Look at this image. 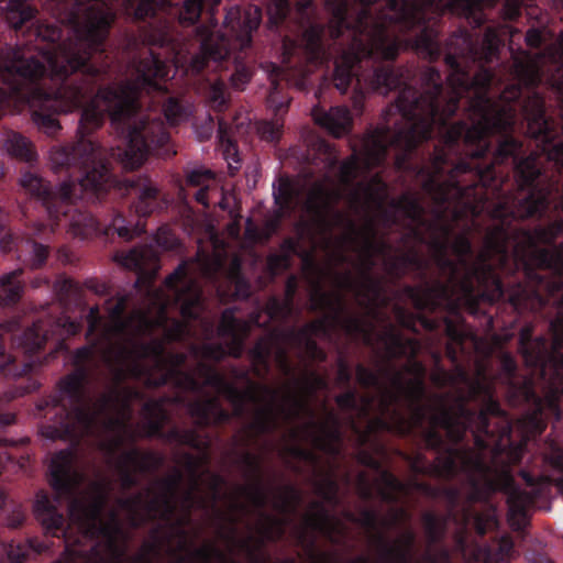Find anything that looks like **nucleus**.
<instances>
[{
	"label": "nucleus",
	"mask_w": 563,
	"mask_h": 563,
	"mask_svg": "<svg viewBox=\"0 0 563 563\" xmlns=\"http://www.w3.org/2000/svg\"><path fill=\"white\" fill-rule=\"evenodd\" d=\"M543 143L527 129L492 132L488 150L457 176L464 201L481 210L450 221L448 235L431 236L439 271L434 284L405 287L419 312L508 301L517 312L542 310L558 297L563 308V129Z\"/></svg>",
	"instance_id": "obj_1"
},
{
	"label": "nucleus",
	"mask_w": 563,
	"mask_h": 563,
	"mask_svg": "<svg viewBox=\"0 0 563 563\" xmlns=\"http://www.w3.org/2000/svg\"><path fill=\"white\" fill-rule=\"evenodd\" d=\"M500 0H363L354 27L352 52L343 56L338 75L349 63L362 62L356 84L380 95L410 88L427 95L430 70L439 74V108L455 115L463 107L471 122L477 108L500 121V131L527 129L543 143L563 130V31L558 46L541 54L520 51L497 68L506 25L486 27L483 38L459 27L442 45L440 21L450 12L473 29L486 22L484 8Z\"/></svg>",
	"instance_id": "obj_2"
},
{
	"label": "nucleus",
	"mask_w": 563,
	"mask_h": 563,
	"mask_svg": "<svg viewBox=\"0 0 563 563\" xmlns=\"http://www.w3.org/2000/svg\"><path fill=\"white\" fill-rule=\"evenodd\" d=\"M115 262L136 273L134 286L144 288L157 303V314L152 318L143 310L126 314L129 295L117 294L106 300L104 318L98 305L85 314L88 344L77 349L71 357L74 369L59 379L62 395L70 407V426L91 430L98 415L120 410L119 417H111V427L126 431L133 417V404L142 402L141 415L145 433L146 421L143 407L150 400L137 387L125 384L133 379L148 388L172 384L184 393H202L205 380L197 372L184 367L188 356L183 352H168L166 345L186 341L191 335L189 322L199 318L202 306V290L190 275L186 262L166 277V291L154 285L158 269V256L148 245H139L128 252H118ZM69 424L64 427L67 433Z\"/></svg>",
	"instance_id": "obj_3"
},
{
	"label": "nucleus",
	"mask_w": 563,
	"mask_h": 563,
	"mask_svg": "<svg viewBox=\"0 0 563 563\" xmlns=\"http://www.w3.org/2000/svg\"><path fill=\"white\" fill-rule=\"evenodd\" d=\"M426 80L429 82L427 95H417L410 88L398 93L389 110L397 111L399 120L394 128L377 126L364 143L367 167L383 165L389 151L395 150L396 167L412 174L433 203V218L429 220L417 195L405 192L391 199V206L410 221L401 236L404 245L413 241L429 246L431 236L451 232L448 218L459 220L478 212V205L462 199L457 176L470 167L466 161L460 159L462 147L473 158L481 157L488 150L489 134L500 132L503 126L498 120L489 119L483 106L476 110L477 123L452 122L454 115L446 114L438 104L439 74L430 70Z\"/></svg>",
	"instance_id": "obj_4"
},
{
	"label": "nucleus",
	"mask_w": 563,
	"mask_h": 563,
	"mask_svg": "<svg viewBox=\"0 0 563 563\" xmlns=\"http://www.w3.org/2000/svg\"><path fill=\"white\" fill-rule=\"evenodd\" d=\"M421 324L430 332L443 327L448 339L445 354L454 365L453 373L446 371L441 365V355L434 354L435 367L431 382L439 388L457 384H463L465 388L455 389L451 404L449 394L433 395L435 408L430 417V427L423 431V444L434 451L437 456L429 461L421 453H417L410 462L412 472L441 481H452L463 474L476 499H487L500 492L507 496L511 508H523L527 494L517 485L508 470L488 463L482 452L468 445L457 446L466 432L471 431L477 449H488L483 435L495 437L489 418H506V412L494 398L493 387L478 377H471L460 363V354L465 353L464 343L471 334L460 322L449 317L441 321L423 317Z\"/></svg>",
	"instance_id": "obj_5"
},
{
	"label": "nucleus",
	"mask_w": 563,
	"mask_h": 563,
	"mask_svg": "<svg viewBox=\"0 0 563 563\" xmlns=\"http://www.w3.org/2000/svg\"><path fill=\"white\" fill-rule=\"evenodd\" d=\"M82 479V475L74 468L70 453L60 451L52 459L49 484L58 498L68 501L69 520L76 525L81 538L97 541L89 550L77 547L78 538L70 542L69 526L64 515L44 492L36 494L34 516L46 534L64 539L67 556L57 562H121L126 555L131 534L124 529L117 509H109L107 517L103 516L110 499V484L95 482L87 490L79 492Z\"/></svg>",
	"instance_id": "obj_6"
},
{
	"label": "nucleus",
	"mask_w": 563,
	"mask_h": 563,
	"mask_svg": "<svg viewBox=\"0 0 563 563\" xmlns=\"http://www.w3.org/2000/svg\"><path fill=\"white\" fill-rule=\"evenodd\" d=\"M261 22L262 10L257 5L230 8L224 19L225 32L216 30L217 23L195 27L198 52L189 56L184 54L183 45L167 30L157 27L144 31L141 35L142 44L146 46L144 56H133L131 67L137 68L141 62L147 60L153 55L164 67V74L153 77V81L158 87L142 86V92L167 93L165 79L169 74V63L176 67H184L187 64L186 70L198 75L203 71L210 60L219 63L224 59L233 60L231 86L236 90H244L254 75V59L250 56V52L253 33L257 31Z\"/></svg>",
	"instance_id": "obj_7"
},
{
	"label": "nucleus",
	"mask_w": 563,
	"mask_h": 563,
	"mask_svg": "<svg viewBox=\"0 0 563 563\" xmlns=\"http://www.w3.org/2000/svg\"><path fill=\"white\" fill-rule=\"evenodd\" d=\"M324 7L331 15L328 27L316 20L314 0H273L267 7L268 23L272 29L286 27L299 35L297 40L288 35L284 37V58L287 64H291L290 59L296 55H301L313 66H322L333 59V86L345 93L356 81L362 62H351L349 69L341 71L340 77L339 64L343 56L352 52L350 29L354 27L365 4L360 0L358 5L352 8L349 0H325Z\"/></svg>",
	"instance_id": "obj_8"
},
{
	"label": "nucleus",
	"mask_w": 563,
	"mask_h": 563,
	"mask_svg": "<svg viewBox=\"0 0 563 563\" xmlns=\"http://www.w3.org/2000/svg\"><path fill=\"white\" fill-rule=\"evenodd\" d=\"M198 372L205 379V386L213 388L222 395L232 406L230 412L223 408L217 396H205L188 401L187 410L195 420L196 428L180 429L172 427L165 430L164 427L169 420V415L159 400H150L143 407V415L147 427V437H155L168 443L189 446L197 451H207L210 445L208 437H202L200 430L209 427H221L229 423L232 418H245L247 405L255 406V410L265 406L269 398L254 393V390H242L234 383L229 382L225 376L203 362L198 364Z\"/></svg>",
	"instance_id": "obj_9"
},
{
	"label": "nucleus",
	"mask_w": 563,
	"mask_h": 563,
	"mask_svg": "<svg viewBox=\"0 0 563 563\" xmlns=\"http://www.w3.org/2000/svg\"><path fill=\"white\" fill-rule=\"evenodd\" d=\"M82 327L84 314L79 319L64 314L38 319L25 329L16 318L0 322V373L16 378L5 393L7 400L37 390V369L55 357L57 349L65 347V339L80 333Z\"/></svg>",
	"instance_id": "obj_10"
},
{
	"label": "nucleus",
	"mask_w": 563,
	"mask_h": 563,
	"mask_svg": "<svg viewBox=\"0 0 563 563\" xmlns=\"http://www.w3.org/2000/svg\"><path fill=\"white\" fill-rule=\"evenodd\" d=\"M70 405L62 395V384H57L55 391L47 397L38 400L36 411L40 417L45 419L41 426V434L49 440H66L78 442L86 435H91L102 423L103 427L113 432L114 435L106 444V450L110 455H115V467L119 473L120 484L123 490H129L139 485V474L148 475L156 473L165 462V457L154 451H142L132 446L123 450L126 438L134 439L131 420H129V429L126 431L111 427L109 419L119 417L120 410L113 409L109 413L98 415L91 430L84 431L79 426H69V432L64 433V426L73 422L70 419Z\"/></svg>",
	"instance_id": "obj_11"
},
{
	"label": "nucleus",
	"mask_w": 563,
	"mask_h": 563,
	"mask_svg": "<svg viewBox=\"0 0 563 563\" xmlns=\"http://www.w3.org/2000/svg\"><path fill=\"white\" fill-rule=\"evenodd\" d=\"M239 464L243 467L244 475L250 481V484L239 486V492L251 501L254 508L260 510L264 522L261 523L258 528L260 538L255 547L253 545L252 536L242 540L238 539L236 525L239 518L236 516L224 515L217 510L218 517L228 522V527H220L219 534L222 539L236 545L244 552L250 563H265L258 551L265 545V542H278L283 540L289 520L285 517H276L263 511L268 504V494L263 483L262 461L260 456L250 451H245L240 455Z\"/></svg>",
	"instance_id": "obj_12"
},
{
	"label": "nucleus",
	"mask_w": 563,
	"mask_h": 563,
	"mask_svg": "<svg viewBox=\"0 0 563 563\" xmlns=\"http://www.w3.org/2000/svg\"><path fill=\"white\" fill-rule=\"evenodd\" d=\"M391 374V387L385 388V395L379 400L380 417H377L369 426V430L364 432L356 423L353 417H350L351 429L358 435L361 443H365L369 432L373 431L374 426L384 430H389L390 424L385 419L386 416H391L404 421L402 415L398 409L394 408L404 398L407 401L410 412L408 429H418L421 433L423 441V431L430 427V417L435 408V400L431 404H424L423 400L427 396L426 382L422 378L405 379L400 372L389 371Z\"/></svg>",
	"instance_id": "obj_13"
},
{
	"label": "nucleus",
	"mask_w": 563,
	"mask_h": 563,
	"mask_svg": "<svg viewBox=\"0 0 563 563\" xmlns=\"http://www.w3.org/2000/svg\"><path fill=\"white\" fill-rule=\"evenodd\" d=\"M285 400L290 406H282L280 416L290 421L298 419L301 412L308 413L311 420L303 426L306 439L310 441L316 450L331 457H338L341 454L343 442L340 417L334 411L328 410L324 421H314V412L309 408L307 401L294 391L291 386H287Z\"/></svg>",
	"instance_id": "obj_14"
},
{
	"label": "nucleus",
	"mask_w": 563,
	"mask_h": 563,
	"mask_svg": "<svg viewBox=\"0 0 563 563\" xmlns=\"http://www.w3.org/2000/svg\"><path fill=\"white\" fill-rule=\"evenodd\" d=\"M236 378L244 380L247 385L245 390H254L258 395L269 398V401L253 411L252 419L244 428V444L257 441L260 438L271 435L276 432L280 426V407L286 406L279 404L280 393L278 389L266 384L256 383L250 378L249 371L234 369Z\"/></svg>",
	"instance_id": "obj_15"
},
{
	"label": "nucleus",
	"mask_w": 563,
	"mask_h": 563,
	"mask_svg": "<svg viewBox=\"0 0 563 563\" xmlns=\"http://www.w3.org/2000/svg\"><path fill=\"white\" fill-rule=\"evenodd\" d=\"M285 330L269 329L268 333L258 338L249 350V357L252 363V373L257 378H265L271 371V361L274 358L277 368L285 376L294 375V366L289 357V351L285 344L289 342L284 336Z\"/></svg>",
	"instance_id": "obj_16"
},
{
	"label": "nucleus",
	"mask_w": 563,
	"mask_h": 563,
	"mask_svg": "<svg viewBox=\"0 0 563 563\" xmlns=\"http://www.w3.org/2000/svg\"><path fill=\"white\" fill-rule=\"evenodd\" d=\"M332 220L334 227L345 230L343 234L344 242L360 249H366L376 257H382L384 268L387 272L388 260L395 256L391 254L394 247L387 241L386 235L378 236V228L373 217L367 216L362 228H358L353 219L341 211H333Z\"/></svg>",
	"instance_id": "obj_17"
},
{
	"label": "nucleus",
	"mask_w": 563,
	"mask_h": 563,
	"mask_svg": "<svg viewBox=\"0 0 563 563\" xmlns=\"http://www.w3.org/2000/svg\"><path fill=\"white\" fill-rule=\"evenodd\" d=\"M9 216L0 208V250L3 253L15 251L20 260H22L32 269H38L46 264L49 249L35 240L41 236V232L45 225L37 224L32 233L20 236L9 227Z\"/></svg>",
	"instance_id": "obj_18"
},
{
	"label": "nucleus",
	"mask_w": 563,
	"mask_h": 563,
	"mask_svg": "<svg viewBox=\"0 0 563 563\" xmlns=\"http://www.w3.org/2000/svg\"><path fill=\"white\" fill-rule=\"evenodd\" d=\"M311 308L312 310H328L334 324L340 325L350 335H363L365 343L372 344L364 319L347 311L344 296L341 292H327L319 284H316L312 290Z\"/></svg>",
	"instance_id": "obj_19"
},
{
	"label": "nucleus",
	"mask_w": 563,
	"mask_h": 563,
	"mask_svg": "<svg viewBox=\"0 0 563 563\" xmlns=\"http://www.w3.org/2000/svg\"><path fill=\"white\" fill-rule=\"evenodd\" d=\"M271 67V90L267 102L274 109L276 118L256 122V132L264 141L278 142L284 126V121L278 115L287 111L291 98L284 91L289 84L287 73L275 64H272Z\"/></svg>",
	"instance_id": "obj_20"
},
{
	"label": "nucleus",
	"mask_w": 563,
	"mask_h": 563,
	"mask_svg": "<svg viewBox=\"0 0 563 563\" xmlns=\"http://www.w3.org/2000/svg\"><path fill=\"white\" fill-rule=\"evenodd\" d=\"M379 341L385 346L387 362L408 357L405 371L411 374L412 378H422L424 380L427 368L422 362L417 360L420 344L416 339L405 338L393 324H389L379 334Z\"/></svg>",
	"instance_id": "obj_21"
},
{
	"label": "nucleus",
	"mask_w": 563,
	"mask_h": 563,
	"mask_svg": "<svg viewBox=\"0 0 563 563\" xmlns=\"http://www.w3.org/2000/svg\"><path fill=\"white\" fill-rule=\"evenodd\" d=\"M183 457L185 461V465L192 477V487L191 489L185 492L183 496V504L186 511L185 516L177 519L173 518L172 521L166 522L167 526H169L175 531L177 538L179 539L177 548L173 549L174 553L187 552L190 549V544L188 542V532L185 529V527L190 521L191 510L195 507H199L202 509H206L208 507L207 501L203 498L197 497L195 494L199 487V460L191 453H185Z\"/></svg>",
	"instance_id": "obj_22"
},
{
	"label": "nucleus",
	"mask_w": 563,
	"mask_h": 563,
	"mask_svg": "<svg viewBox=\"0 0 563 563\" xmlns=\"http://www.w3.org/2000/svg\"><path fill=\"white\" fill-rule=\"evenodd\" d=\"M261 313H252L250 320H242L235 317L233 308H227L222 311L218 325V334L221 338H228L227 355L240 358L245 350V342L251 334L252 327H262L260 321Z\"/></svg>",
	"instance_id": "obj_23"
},
{
	"label": "nucleus",
	"mask_w": 563,
	"mask_h": 563,
	"mask_svg": "<svg viewBox=\"0 0 563 563\" xmlns=\"http://www.w3.org/2000/svg\"><path fill=\"white\" fill-rule=\"evenodd\" d=\"M376 549V563H417L416 561V533L406 530L401 538L390 544L386 536L377 532L372 538ZM352 563H369L364 556L357 558Z\"/></svg>",
	"instance_id": "obj_24"
},
{
	"label": "nucleus",
	"mask_w": 563,
	"mask_h": 563,
	"mask_svg": "<svg viewBox=\"0 0 563 563\" xmlns=\"http://www.w3.org/2000/svg\"><path fill=\"white\" fill-rule=\"evenodd\" d=\"M313 155L316 159H320L321 166L319 163H314V165L324 172L325 178H329L336 168L339 180L344 186H352L358 177L361 163L356 153L340 163L334 146L324 140H319L316 143Z\"/></svg>",
	"instance_id": "obj_25"
},
{
	"label": "nucleus",
	"mask_w": 563,
	"mask_h": 563,
	"mask_svg": "<svg viewBox=\"0 0 563 563\" xmlns=\"http://www.w3.org/2000/svg\"><path fill=\"white\" fill-rule=\"evenodd\" d=\"M429 261H427L415 246H410L407 251L400 252L388 260L387 275L394 280H400L411 272L415 278L420 282V284L415 285V287L422 288L427 284H434L437 282V278H429ZM406 286L407 285H405L402 289H405ZM410 286L413 287V285ZM402 292H405V290H402ZM404 295L411 301L406 294Z\"/></svg>",
	"instance_id": "obj_26"
},
{
	"label": "nucleus",
	"mask_w": 563,
	"mask_h": 563,
	"mask_svg": "<svg viewBox=\"0 0 563 563\" xmlns=\"http://www.w3.org/2000/svg\"><path fill=\"white\" fill-rule=\"evenodd\" d=\"M88 289L96 295L107 296L111 294V287L108 283L97 278H88L84 285L69 277H59L54 284V290L63 306L75 305L81 308V312H86L87 305L85 302L84 289Z\"/></svg>",
	"instance_id": "obj_27"
},
{
	"label": "nucleus",
	"mask_w": 563,
	"mask_h": 563,
	"mask_svg": "<svg viewBox=\"0 0 563 563\" xmlns=\"http://www.w3.org/2000/svg\"><path fill=\"white\" fill-rule=\"evenodd\" d=\"M357 188L364 195L366 203L376 207L380 223L385 229L389 230L398 224L396 214L398 210L391 206V201L389 202L390 208L385 207L388 197V185L378 174L374 175L367 183H358Z\"/></svg>",
	"instance_id": "obj_28"
},
{
	"label": "nucleus",
	"mask_w": 563,
	"mask_h": 563,
	"mask_svg": "<svg viewBox=\"0 0 563 563\" xmlns=\"http://www.w3.org/2000/svg\"><path fill=\"white\" fill-rule=\"evenodd\" d=\"M183 479V472L175 468L170 475L157 481L161 492L158 494L153 492L148 496L147 506L150 511L161 510L162 521L164 522H169L175 517L177 509L175 498L178 494Z\"/></svg>",
	"instance_id": "obj_29"
},
{
	"label": "nucleus",
	"mask_w": 563,
	"mask_h": 563,
	"mask_svg": "<svg viewBox=\"0 0 563 563\" xmlns=\"http://www.w3.org/2000/svg\"><path fill=\"white\" fill-rule=\"evenodd\" d=\"M336 286L339 289L354 291L357 297L362 300L361 306L376 307L384 295V280L380 277H376L373 274L362 277L361 282H356L351 273H345L336 276Z\"/></svg>",
	"instance_id": "obj_30"
},
{
	"label": "nucleus",
	"mask_w": 563,
	"mask_h": 563,
	"mask_svg": "<svg viewBox=\"0 0 563 563\" xmlns=\"http://www.w3.org/2000/svg\"><path fill=\"white\" fill-rule=\"evenodd\" d=\"M311 114L314 122L334 137H341L352 129L353 119L345 106L331 107L328 111L320 106H314Z\"/></svg>",
	"instance_id": "obj_31"
},
{
	"label": "nucleus",
	"mask_w": 563,
	"mask_h": 563,
	"mask_svg": "<svg viewBox=\"0 0 563 563\" xmlns=\"http://www.w3.org/2000/svg\"><path fill=\"white\" fill-rule=\"evenodd\" d=\"M172 533L165 534L164 527L158 525L151 531V540L144 541L141 551L133 556V563H153L154 559H158L162 555V551L165 545L170 547L174 537H177L175 531L168 526ZM124 558L121 562L111 561L110 563H123ZM54 563H74V562H54Z\"/></svg>",
	"instance_id": "obj_32"
},
{
	"label": "nucleus",
	"mask_w": 563,
	"mask_h": 563,
	"mask_svg": "<svg viewBox=\"0 0 563 563\" xmlns=\"http://www.w3.org/2000/svg\"><path fill=\"white\" fill-rule=\"evenodd\" d=\"M274 202L282 216L291 213L300 197L298 184L287 175H280L273 185Z\"/></svg>",
	"instance_id": "obj_33"
},
{
	"label": "nucleus",
	"mask_w": 563,
	"mask_h": 563,
	"mask_svg": "<svg viewBox=\"0 0 563 563\" xmlns=\"http://www.w3.org/2000/svg\"><path fill=\"white\" fill-rule=\"evenodd\" d=\"M24 288L22 268L3 274L0 277V310L18 305L23 296Z\"/></svg>",
	"instance_id": "obj_34"
},
{
	"label": "nucleus",
	"mask_w": 563,
	"mask_h": 563,
	"mask_svg": "<svg viewBox=\"0 0 563 563\" xmlns=\"http://www.w3.org/2000/svg\"><path fill=\"white\" fill-rule=\"evenodd\" d=\"M310 307H312V294L310 295ZM312 311V308H310ZM313 312H323L324 316L320 319L310 321L305 325L297 328L290 327L285 329L284 336H299V338H313L314 335L329 336L331 325L334 324L333 319L330 317L328 310H313Z\"/></svg>",
	"instance_id": "obj_35"
},
{
	"label": "nucleus",
	"mask_w": 563,
	"mask_h": 563,
	"mask_svg": "<svg viewBox=\"0 0 563 563\" xmlns=\"http://www.w3.org/2000/svg\"><path fill=\"white\" fill-rule=\"evenodd\" d=\"M2 147L12 157L26 163H31L36 159V153L34 152L31 142L20 133L13 131L7 132L2 140Z\"/></svg>",
	"instance_id": "obj_36"
},
{
	"label": "nucleus",
	"mask_w": 563,
	"mask_h": 563,
	"mask_svg": "<svg viewBox=\"0 0 563 563\" xmlns=\"http://www.w3.org/2000/svg\"><path fill=\"white\" fill-rule=\"evenodd\" d=\"M389 371H394L391 365L380 367L379 371H374L363 364H357L355 367L356 380L363 388H376L380 390V398L385 395V388H388L383 382V375L391 378Z\"/></svg>",
	"instance_id": "obj_37"
},
{
	"label": "nucleus",
	"mask_w": 563,
	"mask_h": 563,
	"mask_svg": "<svg viewBox=\"0 0 563 563\" xmlns=\"http://www.w3.org/2000/svg\"><path fill=\"white\" fill-rule=\"evenodd\" d=\"M428 547L441 543L446 533L448 518L432 511H426L421 516Z\"/></svg>",
	"instance_id": "obj_38"
},
{
	"label": "nucleus",
	"mask_w": 563,
	"mask_h": 563,
	"mask_svg": "<svg viewBox=\"0 0 563 563\" xmlns=\"http://www.w3.org/2000/svg\"><path fill=\"white\" fill-rule=\"evenodd\" d=\"M173 551V549H170ZM176 556L175 563H188L186 556L180 555L181 552H172ZM194 559L200 561V563H213L214 560L219 563H238L235 560L229 559L227 554L212 543L205 544L200 548H195L190 551Z\"/></svg>",
	"instance_id": "obj_39"
},
{
	"label": "nucleus",
	"mask_w": 563,
	"mask_h": 563,
	"mask_svg": "<svg viewBox=\"0 0 563 563\" xmlns=\"http://www.w3.org/2000/svg\"><path fill=\"white\" fill-rule=\"evenodd\" d=\"M311 507L314 509V512L306 516V525L313 530L325 533L332 542L336 543V540L333 538L335 527L330 512L320 501H313Z\"/></svg>",
	"instance_id": "obj_40"
},
{
	"label": "nucleus",
	"mask_w": 563,
	"mask_h": 563,
	"mask_svg": "<svg viewBox=\"0 0 563 563\" xmlns=\"http://www.w3.org/2000/svg\"><path fill=\"white\" fill-rule=\"evenodd\" d=\"M379 481L382 487L378 489V495L384 503L397 504L399 496L407 492L406 485L389 471H382Z\"/></svg>",
	"instance_id": "obj_41"
},
{
	"label": "nucleus",
	"mask_w": 563,
	"mask_h": 563,
	"mask_svg": "<svg viewBox=\"0 0 563 563\" xmlns=\"http://www.w3.org/2000/svg\"><path fill=\"white\" fill-rule=\"evenodd\" d=\"M190 351L196 357L200 358L197 364L200 362L208 365V362L219 363L227 356V349L222 343L203 342L201 344H192ZM210 366H213L217 369L214 365L210 364ZM196 372L200 382H203V378L198 372V365H196Z\"/></svg>",
	"instance_id": "obj_42"
},
{
	"label": "nucleus",
	"mask_w": 563,
	"mask_h": 563,
	"mask_svg": "<svg viewBox=\"0 0 563 563\" xmlns=\"http://www.w3.org/2000/svg\"><path fill=\"white\" fill-rule=\"evenodd\" d=\"M0 510L3 512V521L8 528L16 529L21 527L25 519V508L21 503L10 500L8 495L0 488Z\"/></svg>",
	"instance_id": "obj_43"
},
{
	"label": "nucleus",
	"mask_w": 563,
	"mask_h": 563,
	"mask_svg": "<svg viewBox=\"0 0 563 563\" xmlns=\"http://www.w3.org/2000/svg\"><path fill=\"white\" fill-rule=\"evenodd\" d=\"M47 549V544L37 539H30L27 544L14 543L13 541L8 544H3V550L11 563H23L27 558L30 550L36 554H41Z\"/></svg>",
	"instance_id": "obj_44"
},
{
	"label": "nucleus",
	"mask_w": 563,
	"mask_h": 563,
	"mask_svg": "<svg viewBox=\"0 0 563 563\" xmlns=\"http://www.w3.org/2000/svg\"><path fill=\"white\" fill-rule=\"evenodd\" d=\"M167 0H125V14L135 21H144L156 15L157 8Z\"/></svg>",
	"instance_id": "obj_45"
},
{
	"label": "nucleus",
	"mask_w": 563,
	"mask_h": 563,
	"mask_svg": "<svg viewBox=\"0 0 563 563\" xmlns=\"http://www.w3.org/2000/svg\"><path fill=\"white\" fill-rule=\"evenodd\" d=\"M206 100L210 109L217 113L224 112L230 104V93L223 80L210 82L206 90Z\"/></svg>",
	"instance_id": "obj_46"
},
{
	"label": "nucleus",
	"mask_w": 563,
	"mask_h": 563,
	"mask_svg": "<svg viewBox=\"0 0 563 563\" xmlns=\"http://www.w3.org/2000/svg\"><path fill=\"white\" fill-rule=\"evenodd\" d=\"M514 541L509 536H503L496 548L485 545L482 549L484 563H507L514 553Z\"/></svg>",
	"instance_id": "obj_47"
},
{
	"label": "nucleus",
	"mask_w": 563,
	"mask_h": 563,
	"mask_svg": "<svg viewBox=\"0 0 563 563\" xmlns=\"http://www.w3.org/2000/svg\"><path fill=\"white\" fill-rule=\"evenodd\" d=\"M289 345L305 353L312 362H325L327 353L319 346L313 338L285 336Z\"/></svg>",
	"instance_id": "obj_48"
},
{
	"label": "nucleus",
	"mask_w": 563,
	"mask_h": 563,
	"mask_svg": "<svg viewBox=\"0 0 563 563\" xmlns=\"http://www.w3.org/2000/svg\"><path fill=\"white\" fill-rule=\"evenodd\" d=\"M265 312L268 316V321L265 324L267 327L272 321L288 320L295 312V305L288 303L284 298L273 296L265 305Z\"/></svg>",
	"instance_id": "obj_49"
},
{
	"label": "nucleus",
	"mask_w": 563,
	"mask_h": 563,
	"mask_svg": "<svg viewBox=\"0 0 563 563\" xmlns=\"http://www.w3.org/2000/svg\"><path fill=\"white\" fill-rule=\"evenodd\" d=\"M518 350L527 362H537L540 358L538 346L533 343V327L526 324L519 332Z\"/></svg>",
	"instance_id": "obj_50"
},
{
	"label": "nucleus",
	"mask_w": 563,
	"mask_h": 563,
	"mask_svg": "<svg viewBox=\"0 0 563 563\" xmlns=\"http://www.w3.org/2000/svg\"><path fill=\"white\" fill-rule=\"evenodd\" d=\"M373 397L364 398V406L360 407L357 399V391L355 389L349 388L346 391L338 395L335 397V402L338 407L344 411L353 412V411H362L363 413H368V408L373 404Z\"/></svg>",
	"instance_id": "obj_51"
},
{
	"label": "nucleus",
	"mask_w": 563,
	"mask_h": 563,
	"mask_svg": "<svg viewBox=\"0 0 563 563\" xmlns=\"http://www.w3.org/2000/svg\"><path fill=\"white\" fill-rule=\"evenodd\" d=\"M207 0H184L178 10V21L183 26L195 25L201 16Z\"/></svg>",
	"instance_id": "obj_52"
},
{
	"label": "nucleus",
	"mask_w": 563,
	"mask_h": 563,
	"mask_svg": "<svg viewBox=\"0 0 563 563\" xmlns=\"http://www.w3.org/2000/svg\"><path fill=\"white\" fill-rule=\"evenodd\" d=\"M128 514V522L132 529H139L146 525L147 522L161 520L162 521V511H150L147 506V500H145L142 506H137L134 509L126 512Z\"/></svg>",
	"instance_id": "obj_53"
},
{
	"label": "nucleus",
	"mask_w": 563,
	"mask_h": 563,
	"mask_svg": "<svg viewBox=\"0 0 563 563\" xmlns=\"http://www.w3.org/2000/svg\"><path fill=\"white\" fill-rule=\"evenodd\" d=\"M317 494L328 504L339 505L340 485L333 474H325L316 485Z\"/></svg>",
	"instance_id": "obj_54"
},
{
	"label": "nucleus",
	"mask_w": 563,
	"mask_h": 563,
	"mask_svg": "<svg viewBox=\"0 0 563 563\" xmlns=\"http://www.w3.org/2000/svg\"><path fill=\"white\" fill-rule=\"evenodd\" d=\"M229 277L235 285V294L240 298H249L251 296V286L242 273V264L240 258H233L229 271Z\"/></svg>",
	"instance_id": "obj_55"
},
{
	"label": "nucleus",
	"mask_w": 563,
	"mask_h": 563,
	"mask_svg": "<svg viewBox=\"0 0 563 563\" xmlns=\"http://www.w3.org/2000/svg\"><path fill=\"white\" fill-rule=\"evenodd\" d=\"M163 113L169 125H177L188 117L187 108L174 97H168L164 102Z\"/></svg>",
	"instance_id": "obj_56"
},
{
	"label": "nucleus",
	"mask_w": 563,
	"mask_h": 563,
	"mask_svg": "<svg viewBox=\"0 0 563 563\" xmlns=\"http://www.w3.org/2000/svg\"><path fill=\"white\" fill-rule=\"evenodd\" d=\"M286 493L279 497V501L276 503L275 507L284 514L294 511L296 506L301 500L300 493L292 485L285 487Z\"/></svg>",
	"instance_id": "obj_57"
},
{
	"label": "nucleus",
	"mask_w": 563,
	"mask_h": 563,
	"mask_svg": "<svg viewBox=\"0 0 563 563\" xmlns=\"http://www.w3.org/2000/svg\"><path fill=\"white\" fill-rule=\"evenodd\" d=\"M518 366L514 356L509 353L500 355V375L504 380L510 386L515 387V379L517 378Z\"/></svg>",
	"instance_id": "obj_58"
},
{
	"label": "nucleus",
	"mask_w": 563,
	"mask_h": 563,
	"mask_svg": "<svg viewBox=\"0 0 563 563\" xmlns=\"http://www.w3.org/2000/svg\"><path fill=\"white\" fill-rule=\"evenodd\" d=\"M346 519L354 523H358L362 527H364L368 530H372V531L377 529L378 522H379V516H378L377 511H375L374 509H369V508H364L361 511V515L358 518L355 517L352 512H347Z\"/></svg>",
	"instance_id": "obj_59"
},
{
	"label": "nucleus",
	"mask_w": 563,
	"mask_h": 563,
	"mask_svg": "<svg viewBox=\"0 0 563 563\" xmlns=\"http://www.w3.org/2000/svg\"><path fill=\"white\" fill-rule=\"evenodd\" d=\"M153 493V488L148 487L145 492H139L130 497H120L117 499V505L120 509L126 512L134 509L137 506H142L145 500H148V496Z\"/></svg>",
	"instance_id": "obj_60"
},
{
	"label": "nucleus",
	"mask_w": 563,
	"mask_h": 563,
	"mask_svg": "<svg viewBox=\"0 0 563 563\" xmlns=\"http://www.w3.org/2000/svg\"><path fill=\"white\" fill-rule=\"evenodd\" d=\"M338 197V192L329 190L322 184H317L311 192V200H313V202L318 203L319 207L324 209L332 208V200L333 198L336 199Z\"/></svg>",
	"instance_id": "obj_61"
},
{
	"label": "nucleus",
	"mask_w": 563,
	"mask_h": 563,
	"mask_svg": "<svg viewBox=\"0 0 563 563\" xmlns=\"http://www.w3.org/2000/svg\"><path fill=\"white\" fill-rule=\"evenodd\" d=\"M155 242L166 251L175 250L179 244L175 233L167 225H162L157 229Z\"/></svg>",
	"instance_id": "obj_62"
},
{
	"label": "nucleus",
	"mask_w": 563,
	"mask_h": 563,
	"mask_svg": "<svg viewBox=\"0 0 563 563\" xmlns=\"http://www.w3.org/2000/svg\"><path fill=\"white\" fill-rule=\"evenodd\" d=\"M213 178L214 176L211 170L205 168H196L187 173L186 183L188 186L202 187L203 185H209Z\"/></svg>",
	"instance_id": "obj_63"
},
{
	"label": "nucleus",
	"mask_w": 563,
	"mask_h": 563,
	"mask_svg": "<svg viewBox=\"0 0 563 563\" xmlns=\"http://www.w3.org/2000/svg\"><path fill=\"white\" fill-rule=\"evenodd\" d=\"M550 330L553 336V345L563 350V312L560 311L550 322Z\"/></svg>",
	"instance_id": "obj_64"
}]
</instances>
